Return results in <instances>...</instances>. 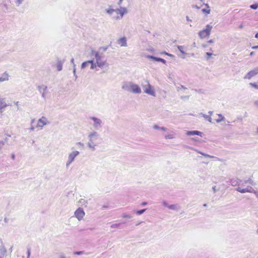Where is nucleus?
<instances>
[{"label":"nucleus","mask_w":258,"mask_h":258,"mask_svg":"<svg viewBox=\"0 0 258 258\" xmlns=\"http://www.w3.org/2000/svg\"><path fill=\"white\" fill-rule=\"evenodd\" d=\"M188 97H189L188 96H184V97H182V96L181 98L182 99H185H185H188Z\"/></svg>","instance_id":"052dcab7"},{"label":"nucleus","mask_w":258,"mask_h":258,"mask_svg":"<svg viewBox=\"0 0 258 258\" xmlns=\"http://www.w3.org/2000/svg\"><path fill=\"white\" fill-rule=\"evenodd\" d=\"M58 258H66V255L63 253L60 252L58 254Z\"/></svg>","instance_id":"79ce46f5"},{"label":"nucleus","mask_w":258,"mask_h":258,"mask_svg":"<svg viewBox=\"0 0 258 258\" xmlns=\"http://www.w3.org/2000/svg\"><path fill=\"white\" fill-rule=\"evenodd\" d=\"M41 93H42V95H42V97L43 98L45 99V98H46V91H43V92H41Z\"/></svg>","instance_id":"49530a36"},{"label":"nucleus","mask_w":258,"mask_h":258,"mask_svg":"<svg viewBox=\"0 0 258 258\" xmlns=\"http://www.w3.org/2000/svg\"><path fill=\"white\" fill-rule=\"evenodd\" d=\"M147 57L150 59H152L153 60L157 61H161V58L156 57L151 55H148Z\"/></svg>","instance_id":"bb28decb"},{"label":"nucleus","mask_w":258,"mask_h":258,"mask_svg":"<svg viewBox=\"0 0 258 258\" xmlns=\"http://www.w3.org/2000/svg\"><path fill=\"white\" fill-rule=\"evenodd\" d=\"M203 116L206 119H207L209 122H212V118L210 116L207 115L206 114H203Z\"/></svg>","instance_id":"c756f323"},{"label":"nucleus","mask_w":258,"mask_h":258,"mask_svg":"<svg viewBox=\"0 0 258 258\" xmlns=\"http://www.w3.org/2000/svg\"><path fill=\"white\" fill-rule=\"evenodd\" d=\"M254 54V52L253 51H252L250 53V55L252 56Z\"/></svg>","instance_id":"680f3d73"},{"label":"nucleus","mask_w":258,"mask_h":258,"mask_svg":"<svg viewBox=\"0 0 258 258\" xmlns=\"http://www.w3.org/2000/svg\"><path fill=\"white\" fill-rule=\"evenodd\" d=\"M187 136H202L203 133L198 131H187L186 133Z\"/></svg>","instance_id":"2eb2a0df"},{"label":"nucleus","mask_w":258,"mask_h":258,"mask_svg":"<svg viewBox=\"0 0 258 258\" xmlns=\"http://www.w3.org/2000/svg\"><path fill=\"white\" fill-rule=\"evenodd\" d=\"M87 62L88 63V64H92V63H95V58L93 59H91V60H88L87 61Z\"/></svg>","instance_id":"ea45409f"},{"label":"nucleus","mask_w":258,"mask_h":258,"mask_svg":"<svg viewBox=\"0 0 258 258\" xmlns=\"http://www.w3.org/2000/svg\"><path fill=\"white\" fill-rule=\"evenodd\" d=\"M240 182H241V181L237 178L232 179L230 181V183L232 186L240 185Z\"/></svg>","instance_id":"f3484780"},{"label":"nucleus","mask_w":258,"mask_h":258,"mask_svg":"<svg viewBox=\"0 0 258 258\" xmlns=\"http://www.w3.org/2000/svg\"><path fill=\"white\" fill-rule=\"evenodd\" d=\"M249 85L252 87L258 89V85L255 83H250Z\"/></svg>","instance_id":"4c0bfd02"},{"label":"nucleus","mask_w":258,"mask_h":258,"mask_svg":"<svg viewBox=\"0 0 258 258\" xmlns=\"http://www.w3.org/2000/svg\"><path fill=\"white\" fill-rule=\"evenodd\" d=\"M80 154L78 151H74L71 152L68 158V160L66 162V166L68 167L74 161L75 158Z\"/></svg>","instance_id":"0eeeda50"},{"label":"nucleus","mask_w":258,"mask_h":258,"mask_svg":"<svg viewBox=\"0 0 258 258\" xmlns=\"http://www.w3.org/2000/svg\"><path fill=\"white\" fill-rule=\"evenodd\" d=\"M5 144V141H0V150L2 148V147L4 146Z\"/></svg>","instance_id":"a18cd8bd"},{"label":"nucleus","mask_w":258,"mask_h":258,"mask_svg":"<svg viewBox=\"0 0 258 258\" xmlns=\"http://www.w3.org/2000/svg\"><path fill=\"white\" fill-rule=\"evenodd\" d=\"M71 63L73 64L74 63H75V60H74V58H72L71 59Z\"/></svg>","instance_id":"13d9d810"},{"label":"nucleus","mask_w":258,"mask_h":258,"mask_svg":"<svg viewBox=\"0 0 258 258\" xmlns=\"http://www.w3.org/2000/svg\"><path fill=\"white\" fill-rule=\"evenodd\" d=\"M177 48L181 52V53H182V54H185V52L183 50V46H181V45L177 46Z\"/></svg>","instance_id":"7c9ffc66"},{"label":"nucleus","mask_w":258,"mask_h":258,"mask_svg":"<svg viewBox=\"0 0 258 258\" xmlns=\"http://www.w3.org/2000/svg\"><path fill=\"white\" fill-rule=\"evenodd\" d=\"M91 55L94 57L95 62L97 63L98 67L101 69L104 67H108L109 63L107 62V60L105 59L103 53L92 49L91 52Z\"/></svg>","instance_id":"20e7f679"},{"label":"nucleus","mask_w":258,"mask_h":258,"mask_svg":"<svg viewBox=\"0 0 258 258\" xmlns=\"http://www.w3.org/2000/svg\"><path fill=\"white\" fill-rule=\"evenodd\" d=\"M30 255V249L28 248L27 249V258H29Z\"/></svg>","instance_id":"de8ad7c7"},{"label":"nucleus","mask_w":258,"mask_h":258,"mask_svg":"<svg viewBox=\"0 0 258 258\" xmlns=\"http://www.w3.org/2000/svg\"><path fill=\"white\" fill-rule=\"evenodd\" d=\"M236 190L242 194L245 192H255V190L251 186H247L245 188H242L241 186H238L236 188Z\"/></svg>","instance_id":"1a4fd4ad"},{"label":"nucleus","mask_w":258,"mask_h":258,"mask_svg":"<svg viewBox=\"0 0 258 258\" xmlns=\"http://www.w3.org/2000/svg\"><path fill=\"white\" fill-rule=\"evenodd\" d=\"M29 130H30V131H34V130H35V127L33 125H31V126L29 128Z\"/></svg>","instance_id":"3c124183"},{"label":"nucleus","mask_w":258,"mask_h":258,"mask_svg":"<svg viewBox=\"0 0 258 258\" xmlns=\"http://www.w3.org/2000/svg\"><path fill=\"white\" fill-rule=\"evenodd\" d=\"M213 42H214V41H213V40L212 39H211V40H210L208 41V42H209V43H213Z\"/></svg>","instance_id":"69168bd1"},{"label":"nucleus","mask_w":258,"mask_h":258,"mask_svg":"<svg viewBox=\"0 0 258 258\" xmlns=\"http://www.w3.org/2000/svg\"><path fill=\"white\" fill-rule=\"evenodd\" d=\"M212 189H213V192H214V193L218 191V189L216 188V186H213V187H212Z\"/></svg>","instance_id":"09e8293b"},{"label":"nucleus","mask_w":258,"mask_h":258,"mask_svg":"<svg viewBox=\"0 0 258 258\" xmlns=\"http://www.w3.org/2000/svg\"><path fill=\"white\" fill-rule=\"evenodd\" d=\"M147 205V203L146 202H143L142 204V206H145Z\"/></svg>","instance_id":"774afa93"},{"label":"nucleus","mask_w":258,"mask_h":258,"mask_svg":"<svg viewBox=\"0 0 258 258\" xmlns=\"http://www.w3.org/2000/svg\"><path fill=\"white\" fill-rule=\"evenodd\" d=\"M187 89V88L183 85H179L176 86V90L178 92L183 93L184 91Z\"/></svg>","instance_id":"412c9836"},{"label":"nucleus","mask_w":258,"mask_h":258,"mask_svg":"<svg viewBox=\"0 0 258 258\" xmlns=\"http://www.w3.org/2000/svg\"><path fill=\"white\" fill-rule=\"evenodd\" d=\"M252 48L254 49H258V45L253 46L252 47Z\"/></svg>","instance_id":"4d7b16f0"},{"label":"nucleus","mask_w":258,"mask_h":258,"mask_svg":"<svg viewBox=\"0 0 258 258\" xmlns=\"http://www.w3.org/2000/svg\"><path fill=\"white\" fill-rule=\"evenodd\" d=\"M35 121V119H33L31 120V124H33Z\"/></svg>","instance_id":"0e129e2a"},{"label":"nucleus","mask_w":258,"mask_h":258,"mask_svg":"<svg viewBox=\"0 0 258 258\" xmlns=\"http://www.w3.org/2000/svg\"><path fill=\"white\" fill-rule=\"evenodd\" d=\"M22 1H23V0H17V3L19 5H20L22 3Z\"/></svg>","instance_id":"6e6d98bb"},{"label":"nucleus","mask_w":258,"mask_h":258,"mask_svg":"<svg viewBox=\"0 0 258 258\" xmlns=\"http://www.w3.org/2000/svg\"><path fill=\"white\" fill-rule=\"evenodd\" d=\"M121 217L123 218H132V216L130 215H128V214H126L125 213H124L122 215Z\"/></svg>","instance_id":"72a5a7b5"},{"label":"nucleus","mask_w":258,"mask_h":258,"mask_svg":"<svg viewBox=\"0 0 258 258\" xmlns=\"http://www.w3.org/2000/svg\"><path fill=\"white\" fill-rule=\"evenodd\" d=\"M8 105L5 102V98H3L0 95V113H3V109L6 108Z\"/></svg>","instance_id":"4468645a"},{"label":"nucleus","mask_w":258,"mask_h":258,"mask_svg":"<svg viewBox=\"0 0 258 258\" xmlns=\"http://www.w3.org/2000/svg\"><path fill=\"white\" fill-rule=\"evenodd\" d=\"M89 118L93 121L92 125L95 130H98L101 128L102 121L101 119L94 116H91Z\"/></svg>","instance_id":"423d86ee"},{"label":"nucleus","mask_w":258,"mask_h":258,"mask_svg":"<svg viewBox=\"0 0 258 258\" xmlns=\"http://www.w3.org/2000/svg\"><path fill=\"white\" fill-rule=\"evenodd\" d=\"M123 0H118V5H119L120 4L122 3Z\"/></svg>","instance_id":"e2e57ef3"},{"label":"nucleus","mask_w":258,"mask_h":258,"mask_svg":"<svg viewBox=\"0 0 258 258\" xmlns=\"http://www.w3.org/2000/svg\"><path fill=\"white\" fill-rule=\"evenodd\" d=\"M163 53H164L165 54H166V55H167L171 57V60H170V62H171L172 61H173V60H174L175 56H174L173 55L171 54H169V53H166V52H164Z\"/></svg>","instance_id":"2f4dec72"},{"label":"nucleus","mask_w":258,"mask_h":258,"mask_svg":"<svg viewBox=\"0 0 258 258\" xmlns=\"http://www.w3.org/2000/svg\"><path fill=\"white\" fill-rule=\"evenodd\" d=\"M47 118L45 116H42L41 118L38 120V122L36 127L40 128L41 130L43 128L44 125L49 124Z\"/></svg>","instance_id":"6e6552de"},{"label":"nucleus","mask_w":258,"mask_h":258,"mask_svg":"<svg viewBox=\"0 0 258 258\" xmlns=\"http://www.w3.org/2000/svg\"><path fill=\"white\" fill-rule=\"evenodd\" d=\"M250 8L253 10H256L258 8V4H255L250 6Z\"/></svg>","instance_id":"c9c22d12"},{"label":"nucleus","mask_w":258,"mask_h":258,"mask_svg":"<svg viewBox=\"0 0 258 258\" xmlns=\"http://www.w3.org/2000/svg\"><path fill=\"white\" fill-rule=\"evenodd\" d=\"M84 253V251H76L74 252L75 254L76 255H81Z\"/></svg>","instance_id":"c03bdc74"},{"label":"nucleus","mask_w":258,"mask_h":258,"mask_svg":"<svg viewBox=\"0 0 258 258\" xmlns=\"http://www.w3.org/2000/svg\"><path fill=\"white\" fill-rule=\"evenodd\" d=\"M247 183H249V184H250L251 185L252 184V181L251 180V179H248V180H245L243 182H242V183H240V185L241 186H245V184Z\"/></svg>","instance_id":"c85d7f7f"},{"label":"nucleus","mask_w":258,"mask_h":258,"mask_svg":"<svg viewBox=\"0 0 258 258\" xmlns=\"http://www.w3.org/2000/svg\"><path fill=\"white\" fill-rule=\"evenodd\" d=\"M257 74H258V68H256L248 72L244 77V79L250 80Z\"/></svg>","instance_id":"9d476101"},{"label":"nucleus","mask_w":258,"mask_h":258,"mask_svg":"<svg viewBox=\"0 0 258 258\" xmlns=\"http://www.w3.org/2000/svg\"><path fill=\"white\" fill-rule=\"evenodd\" d=\"M64 62V61H61L59 59H57L56 63V67L57 69V70L58 71H61L62 69V64Z\"/></svg>","instance_id":"a211bd4d"},{"label":"nucleus","mask_w":258,"mask_h":258,"mask_svg":"<svg viewBox=\"0 0 258 258\" xmlns=\"http://www.w3.org/2000/svg\"><path fill=\"white\" fill-rule=\"evenodd\" d=\"M206 55L207 56V59H209L210 57L212 55V53L210 52H207L206 53Z\"/></svg>","instance_id":"37998d69"},{"label":"nucleus","mask_w":258,"mask_h":258,"mask_svg":"<svg viewBox=\"0 0 258 258\" xmlns=\"http://www.w3.org/2000/svg\"><path fill=\"white\" fill-rule=\"evenodd\" d=\"M165 138L166 139H172L175 137V133L173 131H170L167 135H164Z\"/></svg>","instance_id":"aec40b11"},{"label":"nucleus","mask_w":258,"mask_h":258,"mask_svg":"<svg viewBox=\"0 0 258 258\" xmlns=\"http://www.w3.org/2000/svg\"><path fill=\"white\" fill-rule=\"evenodd\" d=\"M254 104H255V105H256V106H258V100H257V101H255Z\"/></svg>","instance_id":"338daca9"},{"label":"nucleus","mask_w":258,"mask_h":258,"mask_svg":"<svg viewBox=\"0 0 258 258\" xmlns=\"http://www.w3.org/2000/svg\"><path fill=\"white\" fill-rule=\"evenodd\" d=\"M194 150L196 152H197L198 153L202 155L203 156H205L206 157H208V158H213L214 157L213 156H211V155L205 154V153H203V152H202L201 151H199L198 150L194 149Z\"/></svg>","instance_id":"5701e85b"},{"label":"nucleus","mask_w":258,"mask_h":258,"mask_svg":"<svg viewBox=\"0 0 258 258\" xmlns=\"http://www.w3.org/2000/svg\"><path fill=\"white\" fill-rule=\"evenodd\" d=\"M96 67H97V63L95 62V63H92V64H91L90 69L92 70L95 69Z\"/></svg>","instance_id":"a19ab883"},{"label":"nucleus","mask_w":258,"mask_h":258,"mask_svg":"<svg viewBox=\"0 0 258 258\" xmlns=\"http://www.w3.org/2000/svg\"><path fill=\"white\" fill-rule=\"evenodd\" d=\"M146 210V209H143V210H138V211H137L136 212V213L137 215H141L143 213H144Z\"/></svg>","instance_id":"f704fd0d"},{"label":"nucleus","mask_w":258,"mask_h":258,"mask_svg":"<svg viewBox=\"0 0 258 258\" xmlns=\"http://www.w3.org/2000/svg\"><path fill=\"white\" fill-rule=\"evenodd\" d=\"M88 142L87 144L88 147L92 151L95 150L96 147L100 141L99 134L95 131L91 132L88 134Z\"/></svg>","instance_id":"f03ea898"},{"label":"nucleus","mask_w":258,"mask_h":258,"mask_svg":"<svg viewBox=\"0 0 258 258\" xmlns=\"http://www.w3.org/2000/svg\"><path fill=\"white\" fill-rule=\"evenodd\" d=\"M0 252L3 255L2 256H3L6 253L7 250H6V248H5V247L4 245H3L2 246V247H1V248L0 249Z\"/></svg>","instance_id":"cd10ccee"},{"label":"nucleus","mask_w":258,"mask_h":258,"mask_svg":"<svg viewBox=\"0 0 258 258\" xmlns=\"http://www.w3.org/2000/svg\"><path fill=\"white\" fill-rule=\"evenodd\" d=\"M38 89L40 92H42L43 91H46L47 90V87L45 85H41L39 86L38 87Z\"/></svg>","instance_id":"a878e982"},{"label":"nucleus","mask_w":258,"mask_h":258,"mask_svg":"<svg viewBox=\"0 0 258 258\" xmlns=\"http://www.w3.org/2000/svg\"><path fill=\"white\" fill-rule=\"evenodd\" d=\"M109 208V207H108V206H107V205H103V206H102V208L103 209H107V208Z\"/></svg>","instance_id":"5fc2aeb1"},{"label":"nucleus","mask_w":258,"mask_h":258,"mask_svg":"<svg viewBox=\"0 0 258 258\" xmlns=\"http://www.w3.org/2000/svg\"><path fill=\"white\" fill-rule=\"evenodd\" d=\"M186 19L188 22H191V20L189 18L188 16L186 17Z\"/></svg>","instance_id":"864d4df0"},{"label":"nucleus","mask_w":258,"mask_h":258,"mask_svg":"<svg viewBox=\"0 0 258 258\" xmlns=\"http://www.w3.org/2000/svg\"><path fill=\"white\" fill-rule=\"evenodd\" d=\"M121 89L133 94H140L142 93L140 87L132 81H124L121 84Z\"/></svg>","instance_id":"7ed1b4c3"},{"label":"nucleus","mask_w":258,"mask_h":258,"mask_svg":"<svg viewBox=\"0 0 258 258\" xmlns=\"http://www.w3.org/2000/svg\"><path fill=\"white\" fill-rule=\"evenodd\" d=\"M89 64H88V62H87V61H85L84 62H83L82 63V65H81V68L82 69H85V68H86L87 66H88Z\"/></svg>","instance_id":"473e14b6"},{"label":"nucleus","mask_w":258,"mask_h":258,"mask_svg":"<svg viewBox=\"0 0 258 258\" xmlns=\"http://www.w3.org/2000/svg\"><path fill=\"white\" fill-rule=\"evenodd\" d=\"M217 116H218V118L216 119V121L217 123H220V122L225 120V118L224 116L222 115V114H218Z\"/></svg>","instance_id":"4be33fe9"},{"label":"nucleus","mask_w":258,"mask_h":258,"mask_svg":"<svg viewBox=\"0 0 258 258\" xmlns=\"http://www.w3.org/2000/svg\"><path fill=\"white\" fill-rule=\"evenodd\" d=\"M146 83H147V88L144 89V93L153 96H155V93L154 90L152 88V87L149 82L148 81H146Z\"/></svg>","instance_id":"f8f14e48"},{"label":"nucleus","mask_w":258,"mask_h":258,"mask_svg":"<svg viewBox=\"0 0 258 258\" xmlns=\"http://www.w3.org/2000/svg\"><path fill=\"white\" fill-rule=\"evenodd\" d=\"M77 145H78L79 147L82 148H84V144L82 143V142H78L77 143Z\"/></svg>","instance_id":"58836bf2"},{"label":"nucleus","mask_w":258,"mask_h":258,"mask_svg":"<svg viewBox=\"0 0 258 258\" xmlns=\"http://www.w3.org/2000/svg\"><path fill=\"white\" fill-rule=\"evenodd\" d=\"M75 216L78 219V220H81L85 216V212L83 209L81 208H79L75 212Z\"/></svg>","instance_id":"9b49d317"},{"label":"nucleus","mask_w":258,"mask_h":258,"mask_svg":"<svg viewBox=\"0 0 258 258\" xmlns=\"http://www.w3.org/2000/svg\"><path fill=\"white\" fill-rule=\"evenodd\" d=\"M108 48V46L100 47L99 50V51L102 50L103 52H105L107 50Z\"/></svg>","instance_id":"e433bc0d"},{"label":"nucleus","mask_w":258,"mask_h":258,"mask_svg":"<svg viewBox=\"0 0 258 258\" xmlns=\"http://www.w3.org/2000/svg\"><path fill=\"white\" fill-rule=\"evenodd\" d=\"M153 128H154L155 130H157V129H159L160 127L157 125H154L153 126Z\"/></svg>","instance_id":"8fccbe9b"},{"label":"nucleus","mask_w":258,"mask_h":258,"mask_svg":"<svg viewBox=\"0 0 258 258\" xmlns=\"http://www.w3.org/2000/svg\"><path fill=\"white\" fill-rule=\"evenodd\" d=\"M73 74H74V75H75V74H76V68H74Z\"/></svg>","instance_id":"bf43d9fd"},{"label":"nucleus","mask_w":258,"mask_h":258,"mask_svg":"<svg viewBox=\"0 0 258 258\" xmlns=\"http://www.w3.org/2000/svg\"><path fill=\"white\" fill-rule=\"evenodd\" d=\"M10 76L6 72L4 73L0 77V82L7 81L9 80Z\"/></svg>","instance_id":"dca6fc26"},{"label":"nucleus","mask_w":258,"mask_h":258,"mask_svg":"<svg viewBox=\"0 0 258 258\" xmlns=\"http://www.w3.org/2000/svg\"><path fill=\"white\" fill-rule=\"evenodd\" d=\"M118 43L120 44L121 46H126V39L125 37H122L118 40Z\"/></svg>","instance_id":"6ab92c4d"},{"label":"nucleus","mask_w":258,"mask_h":258,"mask_svg":"<svg viewBox=\"0 0 258 258\" xmlns=\"http://www.w3.org/2000/svg\"><path fill=\"white\" fill-rule=\"evenodd\" d=\"M117 3V6L116 5H109L107 9H105V12L112 18L115 20L121 19L123 15L127 13V9L125 8L120 6L121 4L119 5Z\"/></svg>","instance_id":"f257e3e1"},{"label":"nucleus","mask_w":258,"mask_h":258,"mask_svg":"<svg viewBox=\"0 0 258 258\" xmlns=\"http://www.w3.org/2000/svg\"><path fill=\"white\" fill-rule=\"evenodd\" d=\"M205 5L207 7V9H203L202 10V12L204 14H209L210 13L211 10L209 9V5H208V4H205Z\"/></svg>","instance_id":"b1692460"},{"label":"nucleus","mask_w":258,"mask_h":258,"mask_svg":"<svg viewBox=\"0 0 258 258\" xmlns=\"http://www.w3.org/2000/svg\"><path fill=\"white\" fill-rule=\"evenodd\" d=\"M142 87H143L144 90L145 88H147V83L146 82H145V84L142 85Z\"/></svg>","instance_id":"603ef678"},{"label":"nucleus","mask_w":258,"mask_h":258,"mask_svg":"<svg viewBox=\"0 0 258 258\" xmlns=\"http://www.w3.org/2000/svg\"><path fill=\"white\" fill-rule=\"evenodd\" d=\"M213 27L210 25H207L206 27V28L200 31L199 32V37L202 38H205L207 36H209L210 35L211 31L212 30Z\"/></svg>","instance_id":"39448f33"},{"label":"nucleus","mask_w":258,"mask_h":258,"mask_svg":"<svg viewBox=\"0 0 258 258\" xmlns=\"http://www.w3.org/2000/svg\"><path fill=\"white\" fill-rule=\"evenodd\" d=\"M122 224H125V222L112 224L110 227L111 228H119Z\"/></svg>","instance_id":"393cba45"},{"label":"nucleus","mask_w":258,"mask_h":258,"mask_svg":"<svg viewBox=\"0 0 258 258\" xmlns=\"http://www.w3.org/2000/svg\"><path fill=\"white\" fill-rule=\"evenodd\" d=\"M163 205L167 207L170 210L178 211L180 210V207L178 204L168 205L167 203L164 202Z\"/></svg>","instance_id":"ddd939ff"}]
</instances>
